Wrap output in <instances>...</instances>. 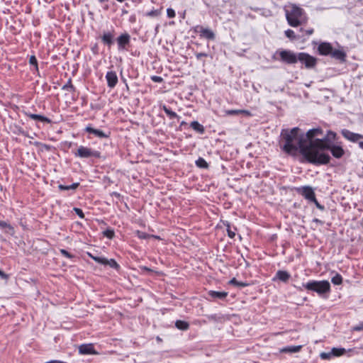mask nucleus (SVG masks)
Returning <instances> with one entry per match:
<instances>
[{
  "label": "nucleus",
  "mask_w": 363,
  "mask_h": 363,
  "mask_svg": "<svg viewBox=\"0 0 363 363\" xmlns=\"http://www.w3.org/2000/svg\"><path fill=\"white\" fill-rule=\"evenodd\" d=\"M101 38L102 43L108 48H111L113 44L114 35L111 32L104 33Z\"/></svg>",
  "instance_id": "obj_20"
},
{
  "label": "nucleus",
  "mask_w": 363,
  "mask_h": 363,
  "mask_svg": "<svg viewBox=\"0 0 363 363\" xmlns=\"http://www.w3.org/2000/svg\"><path fill=\"white\" fill-rule=\"evenodd\" d=\"M298 127L291 129H283L281 132L280 146L285 153L295 156L299 152L306 160L311 164L323 163L326 158L324 155L316 157L313 153L312 144L306 146L304 134H299Z\"/></svg>",
  "instance_id": "obj_1"
},
{
  "label": "nucleus",
  "mask_w": 363,
  "mask_h": 363,
  "mask_svg": "<svg viewBox=\"0 0 363 363\" xmlns=\"http://www.w3.org/2000/svg\"><path fill=\"white\" fill-rule=\"evenodd\" d=\"M333 357V355L331 354V351L330 352H321L320 354V357L321 359L323 360H329Z\"/></svg>",
  "instance_id": "obj_41"
},
{
  "label": "nucleus",
  "mask_w": 363,
  "mask_h": 363,
  "mask_svg": "<svg viewBox=\"0 0 363 363\" xmlns=\"http://www.w3.org/2000/svg\"><path fill=\"white\" fill-rule=\"evenodd\" d=\"M195 163L199 168L207 169L208 167L207 162L203 157H199L198 160H196Z\"/></svg>",
  "instance_id": "obj_34"
},
{
  "label": "nucleus",
  "mask_w": 363,
  "mask_h": 363,
  "mask_svg": "<svg viewBox=\"0 0 363 363\" xmlns=\"http://www.w3.org/2000/svg\"><path fill=\"white\" fill-rule=\"evenodd\" d=\"M313 222L315 223H318L319 225H323V223H324L323 221H322L321 220H320L318 218H313Z\"/></svg>",
  "instance_id": "obj_59"
},
{
  "label": "nucleus",
  "mask_w": 363,
  "mask_h": 363,
  "mask_svg": "<svg viewBox=\"0 0 363 363\" xmlns=\"http://www.w3.org/2000/svg\"><path fill=\"white\" fill-rule=\"evenodd\" d=\"M352 330L354 331H362L363 330V322H360L357 325H356L355 326H354L352 328Z\"/></svg>",
  "instance_id": "obj_49"
},
{
  "label": "nucleus",
  "mask_w": 363,
  "mask_h": 363,
  "mask_svg": "<svg viewBox=\"0 0 363 363\" xmlns=\"http://www.w3.org/2000/svg\"><path fill=\"white\" fill-rule=\"evenodd\" d=\"M145 269L147 270V271H150V269L149 268H147V267H145Z\"/></svg>",
  "instance_id": "obj_64"
},
{
  "label": "nucleus",
  "mask_w": 363,
  "mask_h": 363,
  "mask_svg": "<svg viewBox=\"0 0 363 363\" xmlns=\"http://www.w3.org/2000/svg\"><path fill=\"white\" fill-rule=\"evenodd\" d=\"M86 254H87V255H88L90 258H91V259H92L93 260H94L96 262H97V263L99 262V259L100 257L94 256V255H93L91 252H87Z\"/></svg>",
  "instance_id": "obj_54"
},
{
  "label": "nucleus",
  "mask_w": 363,
  "mask_h": 363,
  "mask_svg": "<svg viewBox=\"0 0 363 363\" xmlns=\"http://www.w3.org/2000/svg\"><path fill=\"white\" fill-rule=\"evenodd\" d=\"M323 135V130L321 128H312L308 130L306 133L304 135L306 138V146H310L311 144L315 143L317 140H320L318 138L319 136Z\"/></svg>",
  "instance_id": "obj_8"
},
{
  "label": "nucleus",
  "mask_w": 363,
  "mask_h": 363,
  "mask_svg": "<svg viewBox=\"0 0 363 363\" xmlns=\"http://www.w3.org/2000/svg\"><path fill=\"white\" fill-rule=\"evenodd\" d=\"M106 259H107L105 257H100V258L99 259V261L98 263L106 266Z\"/></svg>",
  "instance_id": "obj_57"
},
{
  "label": "nucleus",
  "mask_w": 363,
  "mask_h": 363,
  "mask_svg": "<svg viewBox=\"0 0 363 363\" xmlns=\"http://www.w3.org/2000/svg\"><path fill=\"white\" fill-rule=\"evenodd\" d=\"M278 52V51H277V52H276V53H274V56H273V58H274V60H278V59L276 57V56H275V55H277V54H279V52Z\"/></svg>",
  "instance_id": "obj_62"
},
{
  "label": "nucleus",
  "mask_w": 363,
  "mask_h": 363,
  "mask_svg": "<svg viewBox=\"0 0 363 363\" xmlns=\"http://www.w3.org/2000/svg\"><path fill=\"white\" fill-rule=\"evenodd\" d=\"M359 147L363 150V141L359 142Z\"/></svg>",
  "instance_id": "obj_61"
},
{
  "label": "nucleus",
  "mask_w": 363,
  "mask_h": 363,
  "mask_svg": "<svg viewBox=\"0 0 363 363\" xmlns=\"http://www.w3.org/2000/svg\"><path fill=\"white\" fill-rule=\"evenodd\" d=\"M300 32L301 33V34H303L306 37V36L311 35L313 33V29L311 28V29H308V30H303V28H301Z\"/></svg>",
  "instance_id": "obj_47"
},
{
  "label": "nucleus",
  "mask_w": 363,
  "mask_h": 363,
  "mask_svg": "<svg viewBox=\"0 0 363 363\" xmlns=\"http://www.w3.org/2000/svg\"><path fill=\"white\" fill-rule=\"evenodd\" d=\"M135 234H136V235L138 236V238L142 239V240H146V239L150 238V237H154V238H157V239L160 238L158 236L151 235L150 234H147V233H146L145 232L140 231V230H137L135 232Z\"/></svg>",
  "instance_id": "obj_33"
},
{
  "label": "nucleus",
  "mask_w": 363,
  "mask_h": 363,
  "mask_svg": "<svg viewBox=\"0 0 363 363\" xmlns=\"http://www.w3.org/2000/svg\"><path fill=\"white\" fill-rule=\"evenodd\" d=\"M74 156L76 157L79 158H100L101 152L98 150H94L92 148L81 145L78 147L76 152H74Z\"/></svg>",
  "instance_id": "obj_5"
},
{
  "label": "nucleus",
  "mask_w": 363,
  "mask_h": 363,
  "mask_svg": "<svg viewBox=\"0 0 363 363\" xmlns=\"http://www.w3.org/2000/svg\"><path fill=\"white\" fill-rule=\"evenodd\" d=\"M62 89L63 90L69 91H72V92L75 91V90H76L75 87L73 86V84L72 83V79H69L67 82V83L65 85H63Z\"/></svg>",
  "instance_id": "obj_36"
},
{
  "label": "nucleus",
  "mask_w": 363,
  "mask_h": 363,
  "mask_svg": "<svg viewBox=\"0 0 363 363\" xmlns=\"http://www.w3.org/2000/svg\"><path fill=\"white\" fill-rule=\"evenodd\" d=\"M73 211L80 218H84V213L81 208L75 207L73 208Z\"/></svg>",
  "instance_id": "obj_46"
},
{
  "label": "nucleus",
  "mask_w": 363,
  "mask_h": 363,
  "mask_svg": "<svg viewBox=\"0 0 363 363\" xmlns=\"http://www.w3.org/2000/svg\"><path fill=\"white\" fill-rule=\"evenodd\" d=\"M31 70L33 72V74H35L38 76H40V72H39V69H38V64L35 65V66H33V69H31Z\"/></svg>",
  "instance_id": "obj_55"
},
{
  "label": "nucleus",
  "mask_w": 363,
  "mask_h": 363,
  "mask_svg": "<svg viewBox=\"0 0 363 363\" xmlns=\"http://www.w3.org/2000/svg\"><path fill=\"white\" fill-rule=\"evenodd\" d=\"M284 33L285 35L291 40L305 38V35L303 34L296 35L294 31L291 29H288L285 30Z\"/></svg>",
  "instance_id": "obj_24"
},
{
  "label": "nucleus",
  "mask_w": 363,
  "mask_h": 363,
  "mask_svg": "<svg viewBox=\"0 0 363 363\" xmlns=\"http://www.w3.org/2000/svg\"><path fill=\"white\" fill-rule=\"evenodd\" d=\"M208 295L212 298H217L223 300L225 299L228 296V292L225 291H209Z\"/></svg>",
  "instance_id": "obj_22"
},
{
  "label": "nucleus",
  "mask_w": 363,
  "mask_h": 363,
  "mask_svg": "<svg viewBox=\"0 0 363 363\" xmlns=\"http://www.w3.org/2000/svg\"><path fill=\"white\" fill-rule=\"evenodd\" d=\"M86 254H87V255H88L90 258H91V259H92L93 260H94L96 262H97V263L99 262V259L100 257L94 256V255H93L91 252H87Z\"/></svg>",
  "instance_id": "obj_53"
},
{
  "label": "nucleus",
  "mask_w": 363,
  "mask_h": 363,
  "mask_svg": "<svg viewBox=\"0 0 363 363\" xmlns=\"http://www.w3.org/2000/svg\"><path fill=\"white\" fill-rule=\"evenodd\" d=\"M291 275L290 274L284 270H279L277 272L275 277H274L273 280L275 281L276 279H278L283 282H287L289 279H290Z\"/></svg>",
  "instance_id": "obj_21"
},
{
  "label": "nucleus",
  "mask_w": 363,
  "mask_h": 363,
  "mask_svg": "<svg viewBox=\"0 0 363 363\" xmlns=\"http://www.w3.org/2000/svg\"><path fill=\"white\" fill-rule=\"evenodd\" d=\"M194 31L200 33L201 38H206L208 40H214L216 35L214 32L208 28H203L201 26H196L194 28Z\"/></svg>",
  "instance_id": "obj_11"
},
{
  "label": "nucleus",
  "mask_w": 363,
  "mask_h": 363,
  "mask_svg": "<svg viewBox=\"0 0 363 363\" xmlns=\"http://www.w3.org/2000/svg\"><path fill=\"white\" fill-rule=\"evenodd\" d=\"M331 281L335 285H340L342 282V277L340 274H336L332 277Z\"/></svg>",
  "instance_id": "obj_37"
},
{
  "label": "nucleus",
  "mask_w": 363,
  "mask_h": 363,
  "mask_svg": "<svg viewBox=\"0 0 363 363\" xmlns=\"http://www.w3.org/2000/svg\"><path fill=\"white\" fill-rule=\"evenodd\" d=\"M358 352H359L356 348H350L346 350L343 347H333L331 349V354L333 355V357H340L346 353H348V356L350 357L354 354H357Z\"/></svg>",
  "instance_id": "obj_10"
},
{
  "label": "nucleus",
  "mask_w": 363,
  "mask_h": 363,
  "mask_svg": "<svg viewBox=\"0 0 363 363\" xmlns=\"http://www.w3.org/2000/svg\"><path fill=\"white\" fill-rule=\"evenodd\" d=\"M103 234L105 237L109 239H112L115 235L114 230L111 228H107L106 230L103 232Z\"/></svg>",
  "instance_id": "obj_40"
},
{
  "label": "nucleus",
  "mask_w": 363,
  "mask_h": 363,
  "mask_svg": "<svg viewBox=\"0 0 363 363\" xmlns=\"http://www.w3.org/2000/svg\"><path fill=\"white\" fill-rule=\"evenodd\" d=\"M302 287L308 291L315 292L320 297L327 298L330 292V284L327 280H311L302 284Z\"/></svg>",
  "instance_id": "obj_4"
},
{
  "label": "nucleus",
  "mask_w": 363,
  "mask_h": 363,
  "mask_svg": "<svg viewBox=\"0 0 363 363\" xmlns=\"http://www.w3.org/2000/svg\"><path fill=\"white\" fill-rule=\"evenodd\" d=\"M325 150H329L332 155L336 159H340L345 153L342 143L340 142H336L331 145H324L323 152H325Z\"/></svg>",
  "instance_id": "obj_7"
},
{
  "label": "nucleus",
  "mask_w": 363,
  "mask_h": 363,
  "mask_svg": "<svg viewBox=\"0 0 363 363\" xmlns=\"http://www.w3.org/2000/svg\"><path fill=\"white\" fill-rule=\"evenodd\" d=\"M161 12L160 10L153 9L146 13L147 16L150 17H157L160 15Z\"/></svg>",
  "instance_id": "obj_43"
},
{
  "label": "nucleus",
  "mask_w": 363,
  "mask_h": 363,
  "mask_svg": "<svg viewBox=\"0 0 363 363\" xmlns=\"http://www.w3.org/2000/svg\"><path fill=\"white\" fill-rule=\"evenodd\" d=\"M298 61L303 64L307 69L313 68L317 63V59L306 52L298 53Z\"/></svg>",
  "instance_id": "obj_9"
},
{
  "label": "nucleus",
  "mask_w": 363,
  "mask_h": 363,
  "mask_svg": "<svg viewBox=\"0 0 363 363\" xmlns=\"http://www.w3.org/2000/svg\"><path fill=\"white\" fill-rule=\"evenodd\" d=\"M190 127L199 133L203 134L205 128L203 125L200 124L198 121H194L190 123Z\"/></svg>",
  "instance_id": "obj_25"
},
{
  "label": "nucleus",
  "mask_w": 363,
  "mask_h": 363,
  "mask_svg": "<svg viewBox=\"0 0 363 363\" xmlns=\"http://www.w3.org/2000/svg\"><path fill=\"white\" fill-rule=\"evenodd\" d=\"M301 349V345L297 346H287L281 350V352H289V353H296L298 352Z\"/></svg>",
  "instance_id": "obj_28"
},
{
  "label": "nucleus",
  "mask_w": 363,
  "mask_h": 363,
  "mask_svg": "<svg viewBox=\"0 0 363 363\" xmlns=\"http://www.w3.org/2000/svg\"><path fill=\"white\" fill-rule=\"evenodd\" d=\"M278 52L279 55V60L284 63L294 65L298 62V54L291 50H281Z\"/></svg>",
  "instance_id": "obj_6"
},
{
  "label": "nucleus",
  "mask_w": 363,
  "mask_h": 363,
  "mask_svg": "<svg viewBox=\"0 0 363 363\" xmlns=\"http://www.w3.org/2000/svg\"><path fill=\"white\" fill-rule=\"evenodd\" d=\"M240 113H243L246 116H251V113L247 110H242V109H236V110H227L225 111V114L228 116H233L238 115Z\"/></svg>",
  "instance_id": "obj_27"
},
{
  "label": "nucleus",
  "mask_w": 363,
  "mask_h": 363,
  "mask_svg": "<svg viewBox=\"0 0 363 363\" xmlns=\"http://www.w3.org/2000/svg\"><path fill=\"white\" fill-rule=\"evenodd\" d=\"M311 202L314 203L316 207L320 210L323 211L325 209V207L317 201L316 198H315V200H313Z\"/></svg>",
  "instance_id": "obj_52"
},
{
  "label": "nucleus",
  "mask_w": 363,
  "mask_h": 363,
  "mask_svg": "<svg viewBox=\"0 0 363 363\" xmlns=\"http://www.w3.org/2000/svg\"><path fill=\"white\" fill-rule=\"evenodd\" d=\"M0 227L3 229H7L6 232L11 235L14 233L13 228L6 221L0 220Z\"/></svg>",
  "instance_id": "obj_32"
},
{
  "label": "nucleus",
  "mask_w": 363,
  "mask_h": 363,
  "mask_svg": "<svg viewBox=\"0 0 363 363\" xmlns=\"http://www.w3.org/2000/svg\"><path fill=\"white\" fill-rule=\"evenodd\" d=\"M106 265L110 266L113 269H119V264L116 262L113 259H106Z\"/></svg>",
  "instance_id": "obj_39"
},
{
  "label": "nucleus",
  "mask_w": 363,
  "mask_h": 363,
  "mask_svg": "<svg viewBox=\"0 0 363 363\" xmlns=\"http://www.w3.org/2000/svg\"><path fill=\"white\" fill-rule=\"evenodd\" d=\"M341 134L346 140L352 143H357L359 140L363 138V135L353 133L347 129L341 130Z\"/></svg>",
  "instance_id": "obj_14"
},
{
  "label": "nucleus",
  "mask_w": 363,
  "mask_h": 363,
  "mask_svg": "<svg viewBox=\"0 0 363 363\" xmlns=\"http://www.w3.org/2000/svg\"><path fill=\"white\" fill-rule=\"evenodd\" d=\"M79 353L80 354H96L93 344H82L79 347Z\"/></svg>",
  "instance_id": "obj_18"
},
{
  "label": "nucleus",
  "mask_w": 363,
  "mask_h": 363,
  "mask_svg": "<svg viewBox=\"0 0 363 363\" xmlns=\"http://www.w3.org/2000/svg\"><path fill=\"white\" fill-rule=\"evenodd\" d=\"M79 186V182L73 183L71 185L59 184L58 188L60 191L75 190Z\"/></svg>",
  "instance_id": "obj_30"
},
{
  "label": "nucleus",
  "mask_w": 363,
  "mask_h": 363,
  "mask_svg": "<svg viewBox=\"0 0 363 363\" xmlns=\"http://www.w3.org/2000/svg\"><path fill=\"white\" fill-rule=\"evenodd\" d=\"M162 109L164 113L169 116L170 119L178 118L179 116L174 111H172L171 108L164 105Z\"/></svg>",
  "instance_id": "obj_31"
},
{
  "label": "nucleus",
  "mask_w": 363,
  "mask_h": 363,
  "mask_svg": "<svg viewBox=\"0 0 363 363\" xmlns=\"http://www.w3.org/2000/svg\"><path fill=\"white\" fill-rule=\"evenodd\" d=\"M0 278L6 280L9 278V275L0 269Z\"/></svg>",
  "instance_id": "obj_56"
},
{
  "label": "nucleus",
  "mask_w": 363,
  "mask_h": 363,
  "mask_svg": "<svg viewBox=\"0 0 363 363\" xmlns=\"http://www.w3.org/2000/svg\"><path fill=\"white\" fill-rule=\"evenodd\" d=\"M229 284L238 287H245L249 286L248 283L238 281L235 278H233L232 279H230Z\"/></svg>",
  "instance_id": "obj_35"
},
{
  "label": "nucleus",
  "mask_w": 363,
  "mask_h": 363,
  "mask_svg": "<svg viewBox=\"0 0 363 363\" xmlns=\"http://www.w3.org/2000/svg\"><path fill=\"white\" fill-rule=\"evenodd\" d=\"M22 130H23L22 128H20L18 130V133L22 135Z\"/></svg>",
  "instance_id": "obj_63"
},
{
  "label": "nucleus",
  "mask_w": 363,
  "mask_h": 363,
  "mask_svg": "<svg viewBox=\"0 0 363 363\" xmlns=\"http://www.w3.org/2000/svg\"><path fill=\"white\" fill-rule=\"evenodd\" d=\"M29 63L32 66L38 65V60L35 55H31L29 58Z\"/></svg>",
  "instance_id": "obj_50"
},
{
  "label": "nucleus",
  "mask_w": 363,
  "mask_h": 363,
  "mask_svg": "<svg viewBox=\"0 0 363 363\" xmlns=\"http://www.w3.org/2000/svg\"><path fill=\"white\" fill-rule=\"evenodd\" d=\"M45 363H67V362L61 361V360L55 359V360L48 361Z\"/></svg>",
  "instance_id": "obj_58"
},
{
  "label": "nucleus",
  "mask_w": 363,
  "mask_h": 363,
  "mask_svg": "<svg viewBox=\"0 0 363 363\" xmlns=\"http://www.w3.org/2000/svg\"><path fill=\"white\" fill-rule=\"evenodd\" d=\"M60 254H61L62 256H64V257H67V258H68V259H73V258L74 257V255H72V254L69 253L68 251H67V250H65V249H60Z\"/></svg>",
  "instance_id": "obj_42"
},
{
  "label": "nucleus",
  "mask_w": 363,
  "mask_h": 363,
  "mask_svg": "<svg viewBox=\"0 0 363 363\" xmlns=\"http://www.w3.org/2000/svg\"><path fill=\"white\" fill-rule=\"evenodd\" d=\"M116 41L119 51L126 50L130 42V35L128 33H124L117 38Z\"/></svg>",
  "instance_id": "obj_12"
},
{
  "label": "nucleus",
  "mask_w": 363,
  "mask_h": 363,
  "mask_svg": "<svg viewBox=\"0 0 363 363\" xmlns=\"http://www.w3.org/2000/svg\"><path fill=\"white\" fill-rule=\"evenodd\" d=\"M330 55L337 59V60H339L342 62H345V58H346V54L345 52H343L342 50H333V51L331 52V54Z\"/></svg>",
  "instance_id": "obj_23"
},
{
  "label": "nucleus",
  "mask_w": 363,
  "mask_h": 363,
  "mask_svg": "<svg viewBox=\"0 0 363 363\" xmlns=\"http://www.w3.org/2000/svg\"><path fill=\"white\" fill-rule=\"evenodd\" d=\"M318 51L320 55H330L333 51V46L330 43L323 42L319 44Z\"/></svg>",
  "instance_id": "obj_17"
},
{
  "label": "nucleus",
  "mask_w": 363,
  "mask_h": 363,
  "mask_svg": "<svg viewBox=\"0 0 363 363\" xmlns=\"http://www.w3.org/2000/svg\"><path fill=\"white\" fill-rule=\"evenodd\" d=\"M84 131L88 133L93 134L99 138H108L110 135V133H106L101 130L96 129L91 127V125H88L85 128Z\"/></svg>",
  "instance_id": "obj_15"
},
{
  "label": "nucleus",
  "mask_w": 363,
  "mask_h": 363,
  "mask_svg": "<svg viewBox=\"0 0 363 363\" xmlns=\"http://www.w3.org/2000/svg\"><path fill=\"white\" fill-rule=\"evenodd\" d=\"M107 85L109 88H114L118 83V77L115 71H108L106 74Z\"/></svg>",
  "instance_id": "obj_16"
},
{
  "label": "nucleus",
  "mask_w": 363,
  "mask_h": 363,
  "mask_svg": "<svg viewBox=\"0 0 363 363\" xmlns=\"http://www.w3.org/2000/svg\"><path fill=\"white\" fill-rule=\"evenodd\" d=\"M250 9L255 12H259V13L262 16H265V17H269L272 15V11L269 9H266L264 8H259V7H250Z\"/></svg>",
  "instance_id": "obj_26"
},
{
  "label": "nucleus",
  "mask_w": 363,
  "mask_h": 363,
  "mask_svg": "<svg viewBox=\"0 0 363 363\" xmlns=\"http://www.w3.org/2000/svg\"><path fill=\"white\" fill-rule=\"evenodd\" d=\"M22 135L25 136V137H28V138H33V137H30L28 133L24 130H22Z\"/></svg>",
  "instance_id": "obj_60"
},
{
  "label": "nucleus",
  "mask_w": 363,
  "mask_h": 363,
  "mask_svg": "<svg viewBox=\"0 0 363 363\" xmlns=\"http://www.w3.org/2000/svg\"><path fill=\"white\" fill-rule=\"evenodd\" d=\"M151 80L154 82L161 83L163 79L160 76L153 75L151 77Z\"/></svg>",
  "instance_id": "obj_51"
},
{
  "label": "nucleus",
  "mask_w": 363,
  "mask_h": 363,
  "mask_svg": "<svg viewBox=\"0 0 363 363\" xmlns=\"http://www.w3.org/2000/svg\"><path fill=\"white\" fill-rule=\"evenodd\" d=\"M286 21L291 27H298L306 24L308 21L305 11L296 4H290L284 7Z\"/></svg>",
  "instance_id": "obj_3"
},
{
  "label": "nucleus",
  "mask_w": 363,
  "mask_h": 363,
  "mask_svg": "<svg viewBox=\"0 0 363 363\" xmlns=\"http://www.w3.org/2000/svg\"><path fill=\"white\" fill-rule=\"evenodd\" d=\"M297 191L308 201L311 202L313 200H315V195L313 189L311 186H302L298 188Z\"/></svg>",
  "instance_id": "obj_13"
},
{
  "label": "nucleus",
  "mask_w": 363,
  "mask_h": 363,
  "mask_svg": "<svg viewBox=\"0 0 363 363\" xmlns=\"http://www.w3.org/2000/svg\"><path fill=\"white\" fill-rule=\"evenodd\" d=\"M235 230H236V228H234V230H233L231 229L229 223H228V225H227V233H228V235L230 238H233L235 236Z\"/></svg>",
  "instance_id": "obj_44"
},
{
  "label": "nucleus",
  "mask_w": 363,
  "mask_h": 363,
  "mask_svg": "<svg viewBox=\"0 0 363 363\" xmlns=\"http://www.w3.org/2000/svg\"><path fill=\"white\" fill-rule=\"evenodd\" d=\"M167 15L169 18H174L176 16L175 11L172 8H168L167 9Z\"/></svg>",
  "instance_id": "obj_48"
},
{
  "label": "nucleus",
  "mask_w": 363,
  "mask_h": 363,
  "mask_svg": "<svg viewBox=\"0 0 363 363\" xmlns=\"http://www.w3.org/2000/svg\"><path fill=\"white\" fill-rule=\"evenodd\" d=\"M195 56L196 57V60H199V61H202L203 62V65H205V61L203 60V57H207L209 55L208 53H206V52H195Z\"/></svg>",
  "instance_id": "obj_38"
},
{
  "label": "nucleus",
  "mask_w": 363,
  "mask_h": 363,
  "mask_svg": "<svg viewBox=\"0 0 363 363\" xmlns=\"http://www.w3.org/2000/svg\"><path fill=\"white\" fill-rule=\"evenodd\" d=\"M175 326L177 329L181 330H187L189 328V324L184 320H178L175 322Z\"/></svg>",
  "instance_id": "obj_29"
},
{
  "label": "nucleus",
  "mask_w": 363,
  "mask_h": 363,
  "mask_svg": "<svg viewBox=\"0 0 363 363\" xmlns=\"http://www.w3.org/2000/svg\"><path fill=\"white\" fill-rule=\"evenodd\" d=\"M207 318L209 320H213V321H219L221 319L220 315L218 314H211L207 315Z\"/></svg>",
  "instance_id": "obj_45"
},
{
  "label": "nucleus",
  "mask_w": 363,
  "mask_h": 363,
  "mask_svg": "<svg viewBox=\"0 0 363 363\" xmlns=\"http://www.w3.org/2000/svg\"><path fill=\"white\" fill-rule=\"evenodd\" d=\"M24 114L26 116H27L28 118H30V119L34 120V121H39L47 123H52V121L49 118L45 117L43 115L31 113H29L27 111L24 112Z\"/></svg>",
  "instance_id": "obj_19"
},
{
  "label": "nucleus",
  "mask_w": 363,
  "mask_h": 363,
  "mask_svg": "<svg viewBox=\"0 0 363 363\" xmlns=\"http://www.w3.org/2000/svg\"><path fill=\"white\" fill-rule=\"evenodd\" d=\"M337 140V135L333 130H328L327 133L320 140H317L315 143L312 144L313 153L315 154V157H318L319 155H324L326 158L325 162L323 163H314V165H323L330 163L331 157L330 155L325 152H323L324 145H331L335 144Z\"/></svg>",
  "instance_id": "obj_2"
}]
</instances>
